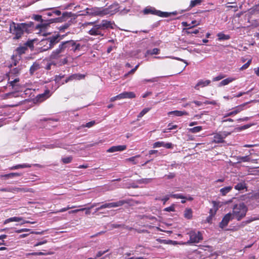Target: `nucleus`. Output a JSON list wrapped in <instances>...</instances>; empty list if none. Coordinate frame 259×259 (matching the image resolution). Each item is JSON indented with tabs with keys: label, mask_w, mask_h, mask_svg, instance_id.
I'll return each mask as SVG.
<instances>
[{
	"label": "nucleus",
	"mask_w": 259,
	"mask_h": 259,
	"mask_svg": "<svg viewBox=\"0 0 259 259\" xmlns=\"http://www.w3.org/2000/svg\"><path fill=\"white\" fill-rule=\"evenodd\" d=\"M49 91H48L44 94L38 95L36 97L37 100L39 102L43 101L49 97Z\"/></svg>",
	"instance_id": "nucleus-25"
},
{
	"label": "nucleus",
	"mask_w": 259,
	"mask_h": 259,
	"mask_svg": "<svg viewBox=\"0 0 259 259\" xmlns=\"http://www.w3.org/2000/svg\"><path fill=\"white\" fill-rule=\"evenodd\" d=\"M50 23L43 22L42 21L40 24H39L36 26V29H39L40 31L45 30L49 26Z\"/></svg>",
	"instance_id": "nucleus-27"
},
{
	"label": "nucleus",
	"mask_w": 259,
	"mask_h": 259,
	"mask_svg": "<svg viewBox=\"0 0 259 259\" xmlns=\"http://www.w3.org/2000/svg\"><path fill=\"white\" fill-rule=\"evenodd\" d=\"M119 11V6L117 4L111 5L107 8H103L104 15H113Z\"/></svg>",
	"instance_id": "nucleus-10"
},
{
	"label": "nucleus",
	"mask_w": 259,
	"mask_h": 259,
	"mask_svg": "<svg viewBox=\"0 0 259 259\" xmlns=\"http://www.w3.org/2000/svg\"><path fill=\"white\" fill-rule=\"evenodd\" d=\"M139 64H138L137 65H136L134 68L132 69L131 71H130L127 73L125 74L124 75V77H127L129 74H134L135 73V72L137 70V69H138V68L139 67Z\"/></svg>",
	"instance_id": "nucleus-46"
},
{
	"label": "nucleus",
	"mask_w": 259,
	"mask_h": 259,
	"mask_svg": "<svg viewBox=\"0 0 259 259\" xmlns=\"http://www.w3.org/2000/svg\"><path fill=\"white\" fill-rule=\"evenodd\" d=\"M159 49H157V48H154L151 50H148L147 52H146V54L145 55V56H146L147 55H148V54H150V55H156V54H158L159 53Z\"/></svg>",
	"instance_id": "nucleus-34"
},
{
	"label": "nucleus",
	"mask_w": 259,
	"mask_h": 259,
	"mask_svg": "<svg viewBox=\"0 0 259 259\" xmlns=\"http://www.w3.org/2000/svg\"><path fill=\"white\" fill-rule=\"evenodd\" d=\"M236 79V78L235 77H228V78H226V79L223 80L222 81H221L220 82L219 86L222 87V86L227 85L229 83H230V82H232V81H233L234 80H235Z\"/></svg>",
	"instance_id": "nucleus-24"
},
{
	"label": "nucleus",
	"mask_w": 259,
	"mask_h": 259,
	"mask_svg": "<svg viewBox=\"0 0 259 259\" xmlns=\"http://www.w3.org/2000/svg\"><path fill=\"white\" fill-rule=\"evenodd\" d=\"M218 39L220 40H228L230 39V36L229 35L225 34L222 32L219 33L217 35Z\"/></svg>",
	"instance_id": "nucleus-31"
},
{
	"label": "nucleus",
	"mask_w": 259,
	"mask_h": 259,
	"mask_svg": "<svg viewBox=\"0 0 259 259\" xmlns=\"http://www.w3.org/2000/svg\"><path fill=\"white\" fill-rule=\"evenodd\" d=\"M164 147L167 149H171L173 148L172 144L171 143H166L164 142Z\"/></svg>",
	"instance_id": "nucleus-61"
},
{
	"label": "nucleus",
	"mask_w": 259,
	"mask_h": 259,
	"mask_svg": "<svg viewBox=\"0 0 259 259\" xmlns=\"http://www.w3.org/2000/svg\"><path fill=\"white\" fill-rule=\"evenodd\" d=\"M251 62V59L249 60L247 62V63H246L245 64H244V65H243V66L240 68V69L241 70H244V69H247V68L249 67V65L250 64Z\"/></svg>",
	"instance_id": "nucleus-48"
},
{
	"label": "nucleus",
	"mask_w": 259,
	"mask_h": 259,
	"mask_svg": "<svg viewBox=\"0 0 259 259\" xmlns=\"http://www.w3.org/2000/svg\"><path fill=\"white\" fill-rule=\"evenodd\" d=\"M69 26V24L68 23L65 24L64 25H63L61 26L59 28V30L60 31L64 30L65 29H67Z\"/></svg>",
	"instance_id": "nucleus-60"
},
{
	"label": "nucleus",
	"mask_w": 259,
	"mask_h": 259,
	"mask_svg": "<svg viewBox=\"0 0 259 259\" xmlns=\"http://www.w3.org/2000/svg\"><path fill=\"white\" fill-rule=\"evenodd\" d=\"M27 50V48L25 46H22L17 48V49L16 50V52L17 54H18V56H17L16 55V57L18 58V59H20L21 58L20 55L23 54H24Z\"/></svg>",
	"instance_id": "nucleus-22"
},
{
	"label": "nucleus",
	"mask_w": 259,
	"mask_h": 259,
	"mask_svg": "<svg viewBox=\"0 0 259 259\" xmlns=\"http://www.w3.org/2000/svg\"><path fill=\"white\" fill-rule=\"evenodd\" d=\"M84 209H86L85 208H81V209H75V210H71V211H69L68 212V213L69 214H71V213H76L77 212H79V211H83L84 210Z\"/></svg>",
	"instance_id": "nucleus-55"
},
{
	"label": "nucleus",
	"mask_w": 259,
	"mask_h": 259,
	"mask_svg": "<svg viewBox=\"0 0 259 259\" xmlns=\"http://www.w3.org/2000/svg\"><path fill=\"white\" fill-rule=\"evenodd\" d=\"M233 215L231 212H229L226 214L224 217L223 218L222 221L220 224V227L222 228H224L227 226L229 222V221L234 218L232 217Z\"/></svg>",
	"instance_id": "nucleus-14"
},
{
	"label": "nucleus",
	"mask_w": 259,
	"mask_h": 259,
	"mask_svg": "<svg viewBox=\"0 0 259 259\" xmlns=\"http://www.w3.org/2000/svg\"><path fill=\"white\" fill-rule=\"evenodd\" d=\"M188 113L185 111H179L175 110L172 111H170L168 113V115H174L176 116H181L184 115H188Z\"/></svg>",
	"instance_id": "nucleus-23"
},
{
	"label": "nucleus",
	"mask_w": 259,
	"mask_h": 259,
	"mask_svg": "<svg viewBox=\"0 0 259 259\" xmlns=\"http://www.w3.org/2000/svg\"><path fill=\"white\" fill-rule=\"evenodd\" d=\"M259 220V218H257V217H251L250 218H248L247 220H246L247 224H249L251 222L254 221H256V220Z\"/></svg>",
	"instance_id": "nucleus-51"
},
{
	"label": "nucleus",
	"mask_w": 259,
	"mask_h": 259,
	"mask_svg": "<svg viewBox=\"0 0 259 259\" xmlns=\"http://www.w3.org/2000/svg\"><path fill=\"white\" fill-rule=\"evenodd\" d=\"M210 83V81L209 80H200L198 81L197 83L195 86L194 88L196 90H199V87H204L208 85Z\"/></svg>",
	"instance_id": "nucleus-20"
},
{
	"label": "nucleus",
	"mask_w": 259,
	"mask_h": 259,
	"mask_svg": "<svg viewBox=\"0 0 259 259\" xmlns=\"http://www.w3.org/2000/svg\"><path fill=\"white\" fill-rule=\"evenodd\" d=\"M108 251V249L106 250L103 251H99L97 253L96 257H99L101 256L102 255H103L104 254H105L106 252H107Z\"/></svg>",
	"instance_id": "nucleus-56"
},
{
	"label": "nucleus",
	"mask_w": 259,
	"mask_h": 259,
	"mask_svg": "<svg viewBox=\"0 0 259 259\" xmlns=\"http://www.w3.org/2000/svg\"><path fill=\"white\" fill-rule=\"evenodd\" d=\"M63 47L60 45L58 47L54 50L50 56V59L51 60L58 59L63 56V53H64Z\"/></svg>",
	"instance_id": "nucleus-9"
},
{
	"label": "nucleus",
	"mask_w": 259,
	"mask_h": 259,
	"mask_svg": "<svg viewBox=\"0 0 259 259\" xmlns=\"http://www.w3.org/2000/svg\"><path fill=\"white\" fill-rule=\"evenodd\" d=\"M189 236V240L181 244H190L191 243H198L203 240V237L200 232L191 230L187 233Z\"/></svg>",
	"instance_id": "nucleus-4"
},
{
	"label": "nucleus",
	"mask_w": 259,
	"mask_h": 259,
	"mask_svg": "<svg viewBox=\"0 0 259 259\" xmlns=\"http://www.w3.org/2000/svg\"><path fill=\"white\" fill-rule=\"evenodd\" d=\"M40 68V65L39 64L35 62L33 64V65L31 66L30 68V73L32 74L33 73L39 69Z\"/></svg>",
	"instance_id": "nucleus-28"
},
{
	"label": "nucleus",
	"mask_w": 259,
	"mask_h": 259,
	"mask_svg": "<svg viewBox=\"0 0 259 259\" xmlns=\"http://www.w3.org/2000/svg\"><path fill=\"white\" fill-rule=\"evenodd\" d=\"M164 210L166 211H168V212L174 211H175L174 205L173 204V205H171L169 207H167L165 208Z\"/></svg>",
	"instance_id": "nucleus-50"
},
{
	"label": "nucleus",
	"mask_w": 259,
	"mask_h": 259,
	"mask_svg": "<svg viewBox=\"0 0 259 259\" xmlns=\"http://www.w3.org/2000/svg\"><path fill=\"white\" fill-rule=\"evenodd\" d=\"M84 75L81 74H74L70 75L66 79V82L73 80H80L84 78Z\"/></svg>",
	"instance_id": "nucleus-19"
},
{
	"label": "nucleus",
	"mask_w": 259,
	"mask_h": 259,
	"mask_svg": "<svg viewBox=\"0 0 259 259\" xmlns=\"http://www.w3.org/2000/svg\"><path fill=\"white\" fill-rule=\"evenodd\" d=\"M23 221V218L15 217L10 218H9L8 219L6 220L5 221L4 224H6L9 223L10 222H20V221Z\"/></svg>",
	"instance_id": "nucleus-26"
},
{
	"label": "nucleus",
	"mask_w": 259,
	"mask_h": 259,
	"mask_svg": "<svg viewBox=\"0 0 259 259\" xmlns=\"http://www.w3.org/2000/svg\"><path fill=\"white\" fill-rule=\"evenodd\" d=\"M95 121H91L90 122L87 123L84 125V124L82 125L81 127H87L90 128V127H91L92 126H93L94 125H95Z\"/></svg>",
	"instance_id": "nucleus-45"
},
{
	"label": "nucleus",
	"mask_w": 259,
	"mask_h": 259,
	"mask_svg": "<svg viewBox=\"0 0 259 259\" xmlns=\"http://www.w3.org/2000/svg\"><path fill=\"white\" fill-rule=\"evenodd\" d=\"M186 32L188 34H197L199 32V29H195L194 31H191L189 29V30H187Z\"/></svg>",
	"instance_id": "nucleus-57"
},
{
	"label": "nucleus",
	"mask_w": 259,
	"mask_h": 259,
	"mask_svg": "<svg viewBox=\"0 0 259 259\" xmlns=\"http://www.w3.org/2000/svg\"><path fill=\"white\" fill-rule=\"evenodd\" d=\"M31 165L27 163L17 164L15 166L9 167L10 170H15L19 168H24L27 167H31Z\"/></svg>",
	"instance_id": "nucleus-21"
},
{
	"label": "nucleus",
	"mask_w": 259,
	"mask_h": 259,
	"mask_svg": "<svg viewBox=\"0 0 259 259\" xmlns=\"http://www.w3.org/2000/svg\"><path fill=\"white\" fill-rule=\"evenodd\" d=\"M142 81L143 83H146L148 82H156V81H157V77H154V78L149 79H144Z\"/></svg>",
	"instance_id": "nucleus-47"
},
{
	"label": "nucleus",
	"mask_w": 259,
	"mask_h": 259,
	"mask_svg": "<svg viewBox=\"0 0 259 259\" xmlns=\"http://www.w3.org/2000/svg\"><path fill=\"white\" fill-rule=\"evenodd\" d=\"M182 24L183 26H184L188 27V28L187 30L190 29L193 27V26H191V24H188L187 22H182Z\"/></svg>",
	"instance_id": "nucleus-63"
},
{
	"label": "nucleus",
	"mask_w": 259,
	"mask_h": 259,
	"mask_svg": "<svg viewBox=\"0 0 259 259\" xmlns=\"http://www.w3.org/2000/svg\"><path fill=\"white\" fill-rule=\"evenodd\" d=\"M253 101H250V102H252ZM249 103H250V102H246L245 103H244V104H242L239 106H237L235 109L234 110L232 111V112H229L228 113H226V114H225L224 115V118H225V117H228V116H232V115H235L238 113H239L240 111H242L243 110H244V107L247 105Z\"/></svg>",
	"instance_id": "nucleus-12"
},
{
	"label": "nucleus",
	"mask_w": 259,
	"mask_h": 259,
	"mask_svg": "<svg viewBox=\"0 0 259 259\" xmlns=\"http://www.w3.org/2000/svg\"><path fill=\"white\" fill-rule=\"evenodd\" d=\"M99 24L103 31L108 28H113V23L107 20H102Z\"/></svg>",
	"instance_id": "nucleus-17"
},
{
	"label": "nucleus",
	"mask_w": 259,
	"mask_h": 259,
	"mask_svg": "<svg viewBox=\"0 0 259 259\" xmlns=\"http://www.w3.org/2000/svg\"><path fill=\"white\" fill-rule=\"evenodd\" d=\"M60 45L63 47V50L64 52L66 50L75 52L76 50H79L80 49V45L79 44H76L73 40L62 41Z\"/></svg>",
	"instance_id": "nucleus-5"
},
{
	"label": "nucleus",
	"mask_w": 259,
	"mask_h": 259,
	"mask_svg": "<svg viewBox=\"0 0 259 259\" xmlns=\"http://www.w3.org/2000/svg\"><path fill=\"white\" fill-rule=\"evenodd\" d=\"M139 157V156H134V157H132L131 158H127L126 159V161H129V162H133L134 164H136L137 162L136 161H135V159Z\"/></svg>",
	"instance_id": "nucleus-49"
},
{
	"label": "nucleus",
	"mask_w": 259,
	"mask_h": 259,
	"mask_svg": "<svg viewBox=\"0 0 259 259\" xmlns=\"http://www.w3.org/2000/svg\"><path fill=\"white\" fill-rule=\"evenodd\" d=\"M177 127V125H172L171 123H169L167 125V128L165 129L163 131V133H167L170 132L172 130L176 129Z\"/></svg>",
	"instance_id": "nucleus-37"
},
{
	"label": "nucleus",
	"mask_w": 259,
	"mask_h": 259,
	"mask_svg": "<svg viewBox=\"0 0 259 259\" xmlns=\"http://www.w3.org/2000/svg\"><path fill=\"white\" fill-rule=\"evenodd\" d=\"M245 188V184L244 182L238 183L235 186V189L238 190H243Z\"/></svg>",
	"instance_id": "nucleus-38"
},
{
	"label": "nucleus",
	"mask_w": 259,
	"mask_h": 259,
	"mask_svg": "<svg viewBox=\"0 0 259 259\" xmlns=\"http://www.w3.org/2000/svg\"><path fill=\"white\" fill-rule=\"evenodd\" d=\"M72 156H69L66 157L62 158V161L65 164H67L70 163L72 161Z\"/></svg>",
	"instance_id": "nucleus-40"
},
{
	"label": "nucleus",
	"mask_w": 259,
	"mask_h": 259,
	"mask_svg": "<svg viewBox=\"0 0 259 259\" xmlns=\"http://www.w3.org/2000/svg\"><path fill=\"white\" fill-rule=\"evenodd\" d=\"M144 13L145 14H148L150 13L162 17H168L169 15L167 12H163L152 8L145 9L144 10Z\"/></svg>",
	"instance_id": "nucleus-8"
},
{
	"label": "nucleus",
	"mask_w": 259,
	"mask_h": 259,
	"mask_svg": "<svg viewBox=\"0 0 259 259\" xmlns=\"http://www.w3.org/2000/svg\"><path fill=\"white\" fill-rule=\"evenodd\" d=\"M86 14L93 16H100L103 17L104 16L103 8L95 7L92 9L87 8L85 10Z\"/></svg>",
	"instance_id": "nucleus-6"
},
{
	"label": "nucleus",
	"mask_w": 259,
	"mask_h": 259,
	"mask_svg": "<svg viewBox=\"0 0 259 259\" xmlns=\"http://www.w3.org/2000/svg\"><path fill=\"white\" fill-rule=\"evenodd\" d=\"M247 210L246 206L243 203H240L234 206L232 212L231 213L232 217L239 221L245 217Z\"/></svg>",
	"instance_id": "nucleus-2"
},
{
	"label": "nucleus",
	"mask_w": 259,
	"mask_h": 259,
	"mask_svg": "<svg viewBox=\"0 0 259 259\" xmlns=\"http://www.w3.org/2000/svg\"><path fill=\"white\" fill-rule=\"evenodd\" d=\"M232 188L231 186L223 188L220 190V192L221 193L222 195L224 196L226 194L229 193L231 190Z\"/></svg>",
	"instance_id": "nucleus-33"
},
{
	"label": "nucleus",
	"mask_w": 259,
	"mask_h": 259,
	"mask_svg": "<svg viewBox=\"0 0 259 259\" xmlns=\"http://www.w3.org/2000/svg\"><path fill=\"white\" fill-rule=\"evenodd\" d=\"M88 33L91 35H100L102 36H104L103 30L101 29L100 24L94 25L93 28L89 31Z\"/></svg>",
	"instance_id": "nucleus-11"
},
{
	"label": "nucleus",
	"mask_w": 259,
	"mask_h": 259,
	"mask_svg": "<svg viewBox=\"0 0 259 259\" xmlns=\"http://www.w3.org/2000/svg\"><path fill=\"white\" fill-rule=\"evenodd\" d=\"M126 202L125 200H119V201H118L116 202L106 203H105V204L106 208H112V207H117L119 206H121L123 205L124 204H125Z\"/></svg>",
	"instance_id": "nucleus-15"
},
{
	"label": "nucleus",
	"mask_w": 259,
	"mask_h": 259,
	"mask_svg": "<svg viewBox=\"0 0 259 259\" xmlns=\"http://www.w3.org/2000/svg\"><path fill=\"white\" fill-rule=\"evenodd\" d=\"M224 77H225V76L224 75L221 74V75H219L215 77L214 78H213V81H219L220 80L222 79Z\"/></svg>",
	"instance_id": "nucleus-53"
},
{
	"label": "nucleus",
	"mask_w": 259,
	"mask_h": 259,
	"mask_svg": "<svg viewBox=\"0 0 259 259\" xmlns=\"http://www.w3.org/2000/svg\"><path fill=\"white\" fill-rule=\"evenodd\" d=\"M150 110V108H145L143 109L141 112L138 115V118H141L143 117L145 114H146L149 110Z\"/></svg>",
	"instance_id": "nucleus-41"
},
{
	"label": "nucleus",
	"mask_w": 259,
	"mask_h": 259,
	"mask_svg": "<svg viewBox=\"0 0 259 259\" xmlns=\"http://www.w3.org/2000/svg\"><path fill=\"white\" fill-rule=\"evenodd\" d=\"M229 133L226 132L216 134L213 136V142L215 143H221L224 142V139L225 138Z\"/></svg>",
	"instance_id": "nucleus-13"
},
{
	"label": "nucleus",
	"mask_w": 259,
	"mask_h": 259,
	"mask_svg": "<svg viewBox=\"0 0 259 259\" xmlns=\"http://www.w3.org/2000/svg\"><path fill=\"white\" fill-rule=\"evenodd\" d=\"M142 183L148 184L152 181V179H143L141 180Z\"/></svg>",
	"instance_id": "nucleus-64"
},
{
	"label": "nucleus",
	"mask_w": 259,
	"mask_h": 259,
	"mask_svg": "<svg viewBox=\"0 0 259 259\" xmlns=\"http://www.w3.org/2000/svg\"><path fill=\"white\" fill-rule=\"evenodd\" d=\"M120 99H132L136 97V95L132 92H124L119 94Z\"/></svg>",
	"instance_id": "nucleus-18"
},
{
	"label": "nucleus",
	"mask_w": 259,
	"mask_h": 259,
	"mask_svg": "<svg viewBox=\"0 0 259 259\" xmlns=\"http://www.w3.org/2000/svg\"><path fill=\"white\" fill-rule=\"evenodd\" d=\"M33 18H34V19L35 20L37 21H41V22H42V17H41V15H34L33 16Z\"/></svg>",
	"instance_id": "nucleus-54"
},
{
	"label": "nucleus",
	"mask_w": 259,
	"mask_h": 259,
	"mask_svg": "<svg viewBox=\"0 0 259 259\" xmlns=\"http://www.w3.org/2000/svg\"><path fill=\"white\" fill-rule=\"evenodd\" d=\"M202 2V0H192L190 2L189 6L190 8H193L196 6L199 5Z\"/></svg>",
	"instance_id": "nucleus-36"
},
{
	"label": "nucleus",
	"mask_w": 259,
	"mask_h": 259,
	"mask_svg": "<svg viewBox=\"0 0 259 259\" xmlns=\"http://www.w3.org/2000/svg\"><path fill=\"white\" fill-rule=\"evenodd\" d=\"M45 147L47 148H49V149H52V148H54L56 147H60V148L66 149V148L64 145H63L62 144H60L59 143L56 144L55 145H54V144L47 145L46 146H45Z\"/></svg>",
	"instance_id": "nucleus-32"
},
{
	"label": "nucleus",
	"mask_w": 259,
	"mask_h": 259,
	"mask_svg": "<svg viewBox=\"0 0 259 259\" xmlns=\"http://www.w3.org/2000/svg\"><path fill=\"white\" fill-rule=\"evenodd\" d=\"M56 65V63L55 62H52L51 63H49L47 65V66L46 67V69H47V70H50L51 68V66L52 65Z\"/></svg>",
	"instance_id": "nucleus-62"
},
{
	"label": "nucleus",
	"mask_w": 259,
	"mask_h": 259,
	"mask_svg": "<svg viewBox=\"0 0 259 259\" xmlns=\"http://www.w3.org/2000/svg\"><path fill=\"white\" fill-rule=\"evenodd\" d=\"M170 197L176 199H186V196H184L182 194H170Z\"/></svg>",
	"instance_id": "nucleus-43"
},
{
	"label": "nucleus",
	"mask_w": 259,
	"mask_h": 259,
	"mask_svg": "<svg viewBox=\"0 0 259 259\" xmlns=\"http://www.w3.org/2000/svg\"><path fill=\"white\" fill-rule=\"evenodd\" d=\"M191 26H196L197 25H200V21H197V20H193L191 22Z\"/></svg>",
	"instance_id": "nucleus-59"
},
{
	"label": "nucleus",
	"mask_w": 259,
	"mask_h": 259,
	"mask_svg": "<svg viewBox=\"0 0 259 259\" xmlns=\"http://www.w3.org/2000/svg\"><path fill=\"white\" fill-rule=\"evenodd\" d=\"M184 217L187 219H190L192 217V210L191 208H186L184 211Z\"/></svg>",
	"instance_id": "nucleus-29"
},
{
	"label": "nucleus",
	"mask_w": 259,
	"mask_h": 259,
	"mask_svg": "<svg viewBox=\"0 0 259 259\" xmlns=\"http://www.w3.org/2000/svg\"><path fill=\"white\" fill-rule=\"evenodd\" d=\"M237 159L238 160V162H241L249 161L250 158L249 156H238Z\"/></svg>",
	"instance_id": "nucleus-30"
},
{
	"label": "nucleus",
	"mask_w": 259,
	"mask_h": 259,
	"mask_svg": "<svg viewBox=\"0 0 259 259\" xmlns=\"http://www.w3.org/2000/svg\"><path fill=\"white\" fill-rule=\"evenodd\" d=\"M60 37V36L57 34L50 36L41 41V45H43L44 47L41 48V51L44 52L52 49L62 38Z\"/></svg>",
	"instance_id": "nucleus-3"
},
{
	"label": "nucleus",
	"mask_w": 259,
	"mask_h": 259,
	"mask_svg": "<svg viewBox=\"0 0 259 259\" xmlns=\"http://www.w3.org/2000/svg\"><path fill=\"white\" fill-rule=\"evenodd\" d=\"M10 174L11 178H13L15 177H19L22 175V174L21 173H18V172H12V173H10Z\"/></svg>",
	"instance_id": "nucleus-58"
},
{
	"label": "nucleus",
	"mask_w": 259,
	"mask_h": 259,
	"mask_svg": "<svg viewBox=\"0 0 259 259\" xmlns=\"http://www.w3.org/2000/svg\"><path fill=\"white\" fill-rule=\"evenodd\" d=\"M170 197V195H167L165 196L163 198H160V197H156V200H161L163 202V204H165L166 202L168 201Z\"/></svg>",
	"instance_id": "nucleus-39"
},
{
	"label": "nucleus",
	"mask_w": 259,
	"mask_h": 259,
	"mask_svg": "<svg viewBox=\"0 0 259 259\" xmlns=\"http://www.w3.org/2000/svg\"><path fill=\"white\" fill-rule=\"evenodd\" d=\"M50 253H45V252H32V253H27L26 254V256H28V255H47V254H50Z\"/></svg>",
	"instance_id": "nucleus-42"
},
{
	"label": "nucleus",
	"mask_w": 259,
	"mask_h": 259,
	"mask_svg": "<svg viewBox=\"0 0 259 259\" xmlns=\"http://www.w3.org/2000/svg\"><path fill=\"white\" fill-rule=\"evenodd\" d=\"M217 208H214V209H210L209 210L210 215L208 218V219L211 218L213 215H214L217 211Z\"/></svg>",
	"instance_id": "nucleus-52"
},
{
	"label": "nucleus",
	"mask_w": 259,
	"mask_h": 259,
	"mask_svg": "<svg viewBox=\"0 0 259 259\" xmlns=\"http://www.w3.org/2000/svg\"><path fill=\"white\" fill-rule=\"evenodd\" d=\"M164 142H156L153 144V148H158L161 147H164Z\"/></svg>",
	"instance_id": "nucleus-44"
},
{
	"label": "nucleus",
	"mask_w": 259,
	"mask_h": 259,
	"mask_svg": "<svg viewBox=\"0 0 259 259\" xmlns=\"http://www.w3.org/2000/svg\"><path fill=\"white\" fill-rule=\"evenodd\" d=\"M29 27V25L25 23H16L11 22L9 32L14 35L13 39H19L21 38L24 31H26Z\"/></svg>",
	"instance_id": "nucleus-1"
},
{
	"label": "nucleus",
	"mask_w": 259,
	"mask_h": 259,
	"mask_svg": "<svg viewBox=\"0 0 259 259\" xmlns=\"http://www.w3.org/2000/svg\"><path fill=\"white\" fill-rule=\"evenodd\" d=\"M1 191L10 192L14 193L19 192H32V189L25 188H18V187H9L7 188H2L0 189Z\"/></svg>",
	"instance_id": "nucleus-7"
},
{
	"label": "nucleus",
	"mask_w": 259,
	"mask_h": 259,
	"mask_svg": "<svg viewBox=\"0 0 259 259\" xmlns=\"http://www.w3.org/2000/svg\"><path fill=\"white\" fill-rule=\"evenodd\" d=\"M126 149V145H118V146H112L110 148H109L107 152L108 153H113L117 151H122Z\"/></svg>",
	"instance_id": "nucleus-16"
},
{
	"label": "nucleus",
	"mask_w": 259,
	"mask_h": 259,
	"mask_svg": "<svg viewBox=\"0 0 259 259\" xmlns=\"http://www.w3.org/2000/svg\"><path fill=\"white\" fill-rule=\"evenodd\" d=\"M202 126H198L194 127L193 128H189V131L192 133H198L200 131H201L202 130Z\"/></svg>",
	"instance_id": "nucleus-35"
}]
</instances>
